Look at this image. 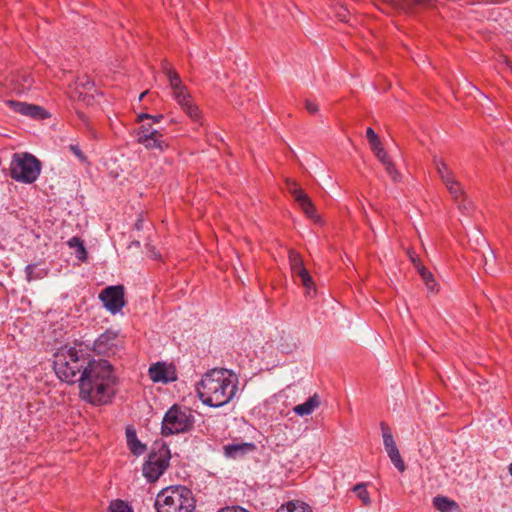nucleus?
Here are the masks:
<instances>
[{
    "label": "nucleus",
    "mask_w": 512,
    "mask_h": 512,
    "mask_svg": "<svg viewBox=\"0 0 512 512\" xmlns=\"http://www.w3.org/2000/svg\"><path fill=\"white\" fill-rule=\"evenodd\" d=\"M109 512H133V510L126 502L117 499L110 503Z\"/></svg>",
    "instance_id": "31"
},
{
    "label": "nucleus",
    "mask_w": 512,
    "mask_h": 512,
    "mask_svg": "<svg viewBox=\"0 0 512 512\" xmlns=\"http://www.w3.org/2000/svg\"><path fill=\"white\" fill-rule=\"evenodd\" d=\"M154 506L157 512H194L196 501L188 487L173 485L157 494Z\"/></svg>",
    "instance_id": "3"
},
{
    "label": "nucleus",
    "mask_w": 512,
    "mask_h": 512,
    "mask_svg": "<svg viewBox=\"0 0 512 512\" xmlns=\"http://www.w3.org/2000/svg\"><path fill=\"white\" fill-rule=\"evenodd\" d=\"M417 272L420 274L423 282L430 292L438 291V284L436 283L433 274L424 265H418Z\"/></svg>",
    "instance_id": "21"
},
{
    "label": "nucleus",
    "mask_w": 512,
    "mask_h": 512,
    "mask_svg": "<svg viewBox=\"0 0 512 512\" xmlns=\"http://www.w3.org/2000/svg\"><path fill=\"white\" fill-rule=\"evenodd\" d=\"M168 373V368L164 363H156L149 368V376L153 382L167 383L173 380V378L169 377Z\"/></svg>",
    "instance_id": "17"
},
{
    "label": "nucleus",
    "mask_w": 512,
    "mask_h": 512,
    "mask_svg": "<svg viewBox=\"0 0 512 512\" xmlns=\"http://www.w3.org/2000/svg\"><path fill=\"white\" fill-rule=\"evenodd\" d=\"M435 508L441 512H451L452 509L457 507L456 502L444 496H436L433 499Z\"/></svg>",
    "instance_id": "25"
},
{
    "label": "nucleus",
    "mask_w": 512,
    "mask_h": 512,
    "mask_svg": "<svg viewBox=\"0 0 512 512\" xmlns=\"http://www.w3.org/2000/svg\"><path fill=\"white\" fill-rule=\"evenodd\" d=\"M77 87L83 88L85 91H90L94 88V81L91 80L88 76H83L82 78H78L76 82Z\"/></svg>",
    "instance_id": "33"
},
{
    "label": "nucleus",
    "mask_w": 512,
    "mask_h": 512,
    "mask_svg": "<svg viewBox=\"0 0 512 512\" xmlns=\"http://www.w3.org/2000/svg\"><path fill=\"white\" fill-rule=\"evenodd\" d=\"M68 246L75 249V256L80 261H85L87 258V251L83 241L79 237H72L67 242Z\"/></svg>",
    "instance_id": "22"
},
{
    "label": "nucleus",
    "mask_w": 512,
    "mask_h": 512,
    "mask_svg": "<svg viewBox=\"0 0 512 512\" xmlns=\"http://www.w3.org/2000/svg\"><path fill=\"white\" fill-rule=\"evenodd\" d=\"M41 172L40 161L29 153H15L10 163V175L14 180L31 184Z\"/></svg>",
    "instance_id": "5"
},
{
    "label": "nucleus",
    "mask_w": 512,
    "mask_h": 512,
    "mask_svg": "<svg viewBox=\"0 0 512 512\" xmlns=\"http://www.w3.org/2000/svg\"><path fill=\"white\" fill-rule=\"evenodd\" d=\"M118 336L117 331L106 330L94 341L92 350L98 355H114L118 347Z\"/></svg>",
    "instance_id": "11"
},
{
    "label": "nucleus",
    "mask_w": 512,
    "mask_h": 512,
    "mask_svg": "<svg viewBox=\"0 0 512 512\" xmlns=\"http://www.w3.org/2000/svg\"><path fill=\"white\" fill-rule=\"evenodd\" d=\"M78 116H79V118H80L81 120H83V121L85 120V117H84V114H83V113L78 112Z\"/></svg>",
    "instance_id": "50"
},
{
    "label": "nucleus",
    "mask_w": 512,
    "mask_h": 512,
    "mask_svg": "<svg viewBox=\"0 0 512 512\" xmlns=\"http://www.w3.org/2000/svg\"><path fill=\"white\" fill-rule=\"evenodd\" d=\"M218 512H249V511L240 506H227V507L221 508Z\"/></svg>",
    "instance_id": "41"
},
{
    "label": "nucleus",
    "mask_w": 512,
    "mask_h": 512,
    "mask_svg": "<svg viewBox=\"0 0 512 512\" xmlns=\"http://www.w3.org/2000/svg\"><path fill=\"white\" fill-rule=\"evenodd\" d=\"M126 442L130 452L135 456H140L146 451L144 445L138 438L133 426L126 427Z\"/></svg>",
    "instance_id": "15"
},
{
    "label": "nucleus",
    "mask_w": 512,
    "mask_h": 512,
    "mask_svg": "<svg viewBox=\"0 0 512 512\" xmlns=\"http://www.w3.org/2000/svg\"><path fill=\"white\" fill-rule=\"evenodd\" d=\"M374 153L383 165L386 164L387 162L391 161L388 154L384 150V148L378 149V151H376Z\"/></svg>",
    "instance_id": "38"
},
{
    "label": "nucleus",
    "mask_w": 512,
    "mask_h": 512,
    "mask_svg": "<svg viewBox=\"0 0 512 512\" xmlns=\"http://www.w3.org/2000/svg\"><path fill=\"white\" fill-rule=\"evenodd\" d=\"M6 105L10 107L14 112L31 117L33 119H42L45 117V110L38 105L14 100L6 101Z\"/></svg>",
    "instance_id": "13"
},
{
    "label": "nucleus",
    "mask_w": 512,
    "mask_h": 512,
    "mask_svg": "<svg viewBox=\"0 0 512 512\" xmlns=\"http://www.w3.org/2000/svg\"><path fill=\"white\" fill-rule=\"evenodd\" d=\"M352 491L361 500V502L364 506H369L371 504V498H370L369 492L367 491L365 483L356 484L352 488Z\"/></svg>",
    "instance_id": "28"
},
{
    "label": "nucleus",
    "mask_w": 512,
    "mask_h": 512,
    "mask_svg": "<svg viewBox=\"0 0 512 512\" xmlns=\"http://www.w3.org/2000/svg\"><path fill=\"white\" fill-rule=\"evenodd\" d=\"M171 454L165 443H154L142 467L143 476L150 483L157 481L169 467Z\"/></svg>",
    "instance_id": "6"
},
{
    "label": "nucleus",
    "mask_w": 512,
    "mask_h": 512,
    "mask_svg": "<svg viewBox=\"0 0 512 512\" xmlns=\"http://www.w3.org/2000/svg\"><path fill=\"white\" fill-rule=\"evenodd\" d=\"M380 426H381V430H382L383 443H384L385 449L396 446L393 435H392L388 425L386 423L382 422L380 424Z\"/></svg>",
    "instance_id": "30"
},
{
    "label": "nucleus",
    "mask_w": 512,
    "mask_h": 512,
    "mask_svg": "<svg viewBox=\"0 0 512 512\" xmlns=\"http://www.w3.org/2000/svg\"><path fill=\"white\" fill-rule=\"evenodd\" d=\"M369 144H370V147L373 152H376V151H378V149L383 148L379 137H376V138L370 140Z\"/></svg>",
    "instance_id": "42"
},
{
    "label": "nucleus",
    "mask_w": 512,
    "mask_h": 512,
    "mask_svg": "<svg viewBox=\"0 0 512 512\" xmlns=\"http://www.w3.org/2000/svg\"><path fill=\"white\" fill-rule=\"evenodd\" d=\"M91 358L79 354L76 348L70 347L61 350L55 355L54 371L58 378L64 382L79 383L80 375L90 364Z\"/></svg>",
    "instance_id": "4"
},
{
    "label": "nucleus",
    "mask_w": 512,
    "mask_h": 512,
    "mask_svg": "<svg viewBox=\"0 0 512 512\" xmlns=\"http://www.w3.org/2000/svg\"><path fill=\"white\" fill-rule=\"evenodd\" d=\"M391 462L394 464V466L400 471L403 472L405 470V464L404 461L401 458L400 452L397 448V445L394 447H390L388 449H385Z\"/></svg>",
    "instance_id": "27"
},
{
    "label": "nucleus",
    "mask_w": 512,
    "mask_h": 512,
    "mask_svg": "<svg viewBox=\"0 0 512 512\" xmlns=\"http://www.w3.org/2000/svg\"><path fill=\"white\" fill-rule=\"evenodd\" d=\"M385 166V169L387 171V173L390 175V177L394 180V181H398L399 177H400V174L398 173V171L396 170L394 164L389 161L387 162L386 164H384Z\"/></svg>",
    "instance_id": "35"
},
{
    "label": "nucleus",
    "mask_w": 512,
    "mask_h": 512,
    "mask_svg": "<svg viewBox=\"0 0 512 512\" xmlns=\"http://www.w3.org/2000/svg\"><path fill=\"white\" fill-rule=\"evenodd\" d=\"M444 185L446 186L454 202H458V200H460L462 197H464V195H466L463 186L457 179H454L450 181V183H446Z\"/></svg>",
    "instance_id": "24"
},
{
    "label": "nucleus",
    "mask_w": 512,
    "mask_h": 512,
    "mask_svg": "<svg viewBox=\"0 0 512 512\" xmlns=\"http://www.w3.org/2000/svg\"><path fill=\"white\" fill-rule=\"evenodd\" d=\"M320 404L318 396L315 394L309 397L304 403L293 407V412L298 416L310 415Z\"/></svg>",
    "instance_id": "18"
},
{
    "label": "nucleus",
    "mask_w": 512,
    "mask_h": 512,
    "mask_svg": "<svg viewBox=\"0 0 512 512\" xmlns=\"http://www.w3.org/2000/svg\"><path fill=\"white\" fill-rule=\"evenodd\" d=\"M135 228L137 230H141L143 228V220L142 219L137 220V222L135 223Z\"/></svg>",
    "instance_id": "46"
},
{
    "label": "nucleus",
    "mask_w": 512,
    "mask_h": 512,
    "mask_svg": "<svg viewBox=\"0 0 512 512\" xmlns=\"http://www.w3.org/2000/svg\"><path fill=\"white\" fill-rule=\"evenodd\" d=\"M69 149L81 162H86V156L77 144H71Z\"/></svg>",
    "instance_id": "36"
},
{
    "label": "nucleus",
    "mask_w": 512,
    "mask_h": 512,
    "mask_svg": "<svg viewBox=\"0 0 512 512\" xmlns=\"http://www.w3.org/2000/svg\"><path fill=\"white\" fill-rule=\"evenodd\" d=\"M433 164L443 184L450 183V181L456 179L454 172L448 167L443 159L434 156Z\"/></svg>",
    "instance_id": "16"
},
{
    "label": "nucleus",
    "mask_w": 512,
    "mask_h": 512,
    "mask_svg": "<svg viewBox=\"0 0 512 512\" xmlns=\"http://www.w3.org/2000/svg\"><path fill=\"white\" fill-rule=\"evenodd\" d=\"M287 189L299 204L303 212L311 219H317L315 207L308 195L298 186L295 181L287 180Z\"/></svg>",
    "instance_id": "12"
},
{
    "label": "nucleus",
    "mask_w": 512,
    "mask_h": 512,
    "mask_svg": "<svg viewBox=\"0 0 512 512\" xmlns=\"http://www.w3.org/2000/svg\"><path fill=\"white\" fill-rule=\"evenodd\" d=\"M194 422L191 410L173 405L163 417L161 433L163 436L185 433L193 428Z\"/></svg>",
    "instance_id": "7"
},
{
    "label": "nucleus",
    "mask_w": 512,
    "mask_h": 512,
    "mask_svg": "<svg viewBox=\"0 0 512 512\" xmlns=\"http://www.w3.org/2000/svg\"><path fill=\"white\" fill-rule=\"evenodd\" d=\"M162 119H163V115L162 114L150 115V114H147V113H141L137 117V120L139 122H142L144 120H152L154 123H159Z\"/></svg>",
    "instance_id": "34"
},
{
    "label": "nucleus",
    "mask_w": 512,
    "mask_h": 512,
    "mask_svg": "<svg viewBox=\"0 0 512 512\" xmlns=\"http://www.w3.org/2000/svg\"><path fill=\"white\" fill-rule=\"evenodd\" d=\"M163 69L170 82L172 94L176 102L193 121H199V109L192 103L191 96L187 92L186 87L182 84L179 74L175 70L170 69L167 63L163 65Z\"/></svg>",
    "instance_id": "8"
},
{
    "label": "nucleus",
    "mask_w": 512,
    "mask_h": 512,
    "mask_svg": "<svg viewBox=\"0 0 512 512\" xmlns=\"http://www.w3.org/2000/svg\"><path fill=\"white\" fill-rule=\"evenodd\" d=\"M305 108L310 114H315L319 110L318 105L309 99L305 100Z\"/></svg>",
    "instance_id": "39"
},
{
    "label": "nucleus",
    "mask_w": 512,
    "mask_h": 512,
    "mask_svg": "<svg viewBox=\"0 0 512 512\" xmlns=\"http://www.w3.org/2000/svg\"><path fill=\"white\" fill-rule=\"evenodd\" d=\"M484 260H485L484 268H485L486 272H488V273L494 272V269H492L489 266V262L495 261V255H494V252L492 250L489 251V255L488 256H484Z\"/></svg>",
    "instance_id": "37"
},
{
    "label": "nucleus",
    "mask_w": 512,
    "mask_h": 512,
    "mask_svg": "<svg viewBox=\"0 0 512 512\" xmlns=\"http://www.w3.org/2000/svg\"><path fill=\"white\" fill-rule=\"evenodd\" d=\"M157 131L150 124H142L137 131V142H145L149 137L155 136Z\"/></svg>",
    "instance_id": "29"
},
{
    "label": "nucleus",
    "mask_w": 512,
    "mask_h": 512,
    "mask_svg": "<svg viewBox=\"0 0 512 512\" xmlns=\"http://www.w3.org/2000/svg\"><path fill=\"white\" fill-rule=\"evenodd\" d=\"M147 93H148V92H147V91H145V92H143L142 94H140V96H139V100L141 101V100L145 97V95H146Z\"/></svg>",
    "instance_id": "49"
},
{
    "label": "nucleus",
    "mask_w": 512,
    "mask_h": 512,
    "mask_svg": "<svg viewBox=\"0 0 512 512\" xmlns=\"http://www.w3.org/2000/svg\"><path fill=\"white\" fill-rule=\"evenodd\" d=\"M509 471H510V474L512 475V463L510 464Z\"/></svg>",
    "instance_id": "51"
},
{
    "label": "nucleus",
    "mask_w": 512,
    "mask_h": 512,
    "mask_svg": "<svg viewBox=\"0 0 512 512\" xmlns=\"http://www.w3.org/2000/svg\"><path fill=\"white\" fill-rule=\"evenodd\" d=\"M408 256H409V259L413 263V265H414L416 270L418 269V265L419 266H423V264L421 263L420 258L418 257V255L414 251H408Z\"/></svg>",
    "instance_id": "40"
},
{
    "label": "nucleus",
    "mask_w": 512,
    "mask_h": 512,
    "mask_svg": "<svg viewBox=\"0 0 512 512\" xmlns=\"http://www.w3.org/2000/svg\"><path fill=\"white\" fill-rule=\"evenodd\" d=\"M26 280L31 282L33 280L42 279L47 276L48 271L44 268H37L36 264H29L25 267Z\"/></svg>",
    "instance_id": "23"
},
{
    "label": "nucleus",
    "mask_w": 512,
    "mask_h": 512,
    "mask_svg": "<svg viewBox=\"0 0 512 512\" xmlns=\"http://www.w3.org/2000/svg\"><path fill=\"white\" fill-rule=\"evenodd\" d=\"M33 84H34L33 77L29 73H26V72H23V73L17 75V77L15 79V89L19 93H24V92L30 90L32 88Z\"/></svg>",
    "instance_id": "19"
},
{
    "label": "nucleus",
    "mask_w": 512,
    "mask_h": 512,
    "mask_svg": "<svg viewBox=\"0 0 512 512\" xmlns=\"http://www.w3.org/2000/svg\"><path fill=\"white\" fill-rule=\"evenodd\" d=\"M337 17L342 22H348L349 21V12L346 9H341L337 12Z\"/></svg>",
    "instance_id": "43"
},
{
    "label": "nucleus",
    "mask_w": 512,
    "mask_h": 512,
    "mask_svg": "<svg viewBox=\"0 0 512 512\" xmlns=\"http://www.w3.org/2000/svg\"><path fill=\"white\" fill-rule=\"evenodd\" d=\"M458 206V209L463 213V214H469L473 208V204L470 200H468L467 196L464 195V197H462L460 200H458V202H455Z\"/></svg>",
    "instance_id": "32"
},
{
    "label": "nucleus",
    "mask_w": 512,
    "mask_h": 512,
    "mask_svg": "<svg viewBox=\"0 0 512 512\" xmlns=\"http://www.w3.org/2000/svg\"><path fill=\"white\" fill-rule=\"evenodd\" d=\"M132 246L140 247V241H138V240L132 241L131 244L129 245V248H131Z\"/></svg>",
    "instance_id": "47"
},
{
    "label": "nucleus",
    "mask_w": 512,
    "mask_h": 512,
    "mask_svg": "<svg viewBox=\"0 0 512 512\" xmlns=\"http://www.w3.org/2000/svg\"><path fill=\"white\" fill-rule=\"evenodd\" d=\"M147 149H157L163 151L168 145L163 139V135L157 131L156 135L149 137L145 142H138Z\"/></svg>",
    "instance_id": "20"
},
{
    "label": "nucleus",
    "mask_w": 512,
    "mask_h": 512,
    "mask_svg": "<svg viewBox=\"0 0 512 512\" xmlns=\"http://www.w3.org/2000/svg\"><path fill=\"white\" fill-rule=\"evenodd\" d=\"M196 389L204 405L222 407L235 397L238 391V378L230 370L214 368L202 376Z\"/></svg>",
    "instance_id": "2"
},
{
    "label": "nucleus",
    "mask_w": 512,
    "mask_h": 512,
    "mask_svg": "<svg viewBox=\"0 0 512 512\" xmlns=\"http://www.w3.org/2000/svg\"><path fill=\"white\" fill-rule=\"evenodd\" d=\"M280 347H281L282 351H284V352H289V351H291L293 348H295V343H293V342H292V343H288V342H286V343H280Z\"/></svg>",
    "instance_id": "44"
},
{
    "label": "nucleus",
    "mask_w": 512,
    "mask_h": 512,
    "mask_svg": "<svg viewBox=\"0 0 512 512\" xmlns=\"http://www.w3.org/2000/svg\"><path fill=\"white\" fill-rule=\"evenodd\" d=\"M256 450L252 442L231 443L223 446L224 456L230 459H239Z\"/></svg>",
    "instance_id": "14"
},
{
    "label": "nucleus",
    "mask_w": 512,
    "mask_h": 512,
    "mask_svg": "<svg viewBox=\"0 0 512 512\" xmlns=\"http://www.w3.org/2000/svg\"><path fill=\"white\" fill-rule=\"evenodd\" d=\"M366 137L368 139V141L378 137V135L375 133V131L371 128V127H368L366 129Z\"/></svg>",
    "instance_id": "45"
},
{
    "label": "nucleus",
    "mask_w": 512,
    "mask_h": 512,
    "mask_svg": "<svg viewBox=\"0 0 512 512\" xmlns=\"http://www.w3.org/2000/svg\"><path fill=\"white\" fill-rule=\"evenodd\" d=\"M116 376L107 360L91 359L79 378L80 398L93 405H105L115 395Z\"/></svg>",
    "instance_id": "1"
},
{
    "label": "nucleus",
    "mask_w": 512,
    "mask_h": 512,
    "mask_svg": "<svg viewBox=\"0 0 512 512\" xmlns=\"http://www.w3.org/2000/svg\"><path fill=\"white\" fill-rule=\"evenodd\" d=\"M276 512H312V510L306 503L296 501L282 505Z\"/></svg>",
    "instance_id": "26"
},
{
    "label": "nucleus",
    "mask_w": 512,
    "mask_h": 512,
    "mask_svg": "<svg viewBox=\"0 0 512 512\" xmlns=\"http://www.w3.org/2000/svg\"><path fill=\"white\" fill-rule=\"evenodd\" d=\"M281 340H285V341H286V340H292V338H291V336H290L289 334L285 335V334L283 333V335L281 336Z\"/></svg>",
    "instance_id": "48"
},
{
    "label": "nucleus",
    "mask_w": 512,
    "mask_h": 512,
    "mask_svg": "<svg viewBox=\"0 0 512 512\" xmlns=\"http://www.w3.org/2000/svg\"><path fill=\"white\" fill-rule=\"evenodd\" d=\"M289 263L294 276L299 277L301 284L305 288V294L309 298L316 295V288L308 270L304 267L301 255L296 251H289Z\"/></svg>",
    "instance_id": "9"
},
{
    "label": "nucleus",
    "mask_w": 512,
    "mask_h": 512,
    "mask_svg": "<svg viewBox=\"0 0 512 512\" xmlns=\"http://www.w3.org/2000/svg\"><path fill=\"white\" fill-rule=\"evenodd\" d=\"M99 298L109 312L116 314L125 305L124 287L122 285L109 286L100 293Z\"/></svg>",
    "instance_id": "10"
}]
</instances>
